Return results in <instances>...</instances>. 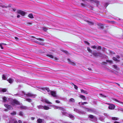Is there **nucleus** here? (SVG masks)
I'll list each match as a JSON object with an SVG mask.
<instances>
[{
    "label": "nucleus",
    "mask_w": 123,
    "mask_h": 123,
    "mask_svg": "<svg viewBox=\"0 0 123 123\" xmlns=\"http://www.w3.org/2000/svg\"><path fill=\"white\" fill-rule=\"evenodd\" d=\"M52 106L55 109H58L59 110L62 111H65V109L62 107H59L57 106L53 105Z\"/></svg>",
    "instance_id": "8"
},
{
    "label": "nucleus",
    "mask_w": 123,
    "mask_h": 123,
    "mask_svg": "<svg viewBox=\"0 0 123 123\" xmlns=\"http://www.w3.org/2000/svg\"><path fill=\"white\" fill-rule=\"evenodd\" d=\"M92 54L95 57L98 56L101 57L102 55V54L100 52L93 53H92Z\"/></svg>",
    "instance_id": "12"
},
{
    "label": "nucleus",
    "mask_w": 123,
    "mask_h": 123,
    "mask_svg": "<svg viewBox=\"0 0 123 123\" xmlns=\"http://www.w3.org/2000/svg\"><path fill=\"white\" fill-rule=\"evenodd\" d=\"M86 22L88 23V24L89 25H94V23L92 22L89 21H87Z\"/></svg>",
    "instance_id": "27"
},
{
    "label": "nucleus",
    "mask_w": 123,
    "mask_h": 123,
    "mask_svg": "<svg viewBox=\"0 0 123 123\" xmlns=\"http://www.w3.org/2000/svg\"><path fill=\"white\" fill-rule=\"evenodd\" d=\"M88 118L90 120L92 121H96L97 120V119L96 116L92 115H88Z\"/></svg>",
    "instance_id": "3"
},
{
    "label": "nucleus",
    "mask_w": 123,
    "mask_h": 123,
    "mask_svg": "<svg viewBox=\"0 0 123 123\" xmlns=\"http://www.w3.org/2000/svg\"><path fill=\"white\" fill-rule=\"evenodd\" d=\"M16 114V112L15 111H13V112L11 113V115L12 116H14Z\"/></svg>",
    "instance_id": "37"
},
{
    "label": "nucleus",
    "mask_w": 123,
    "mask_h": 123,
    "mask_svg": "<svg viewBox=\"0 0 123 123\" xmlns=\"http://www.w3.org/2000/svg\"><path fill=\"white\" fill-rule=\"evenodd\" d=\"M80 91L81 93H83L86 94H88V92L82 89H81L80 90Z\"/></svg>",
    "instance_id": "24"
},
{
    "label": "nucleus",
    "mask_w": 123,
    "mask_h": 123,
    "mask_svg": "<svg viewBox=\"0 0 123 123\" xmlns=\"http://www.w3.org/2000/svg\"><path fill=\"white\" fill-rule=\"evenodd\" d=\"M62 115L69 117L71 118H73L74 116L66 112V110L64 111H61Z\"/></svg>",
    "instance_id": "4"
},
{
    "label": "nucleus",
    "mask_w": 123,
    "mask_h": 123,
    "mask_svg": "<svg viewBox=\"0 0 123 123\" xmlns=\"http://www.w3.org/2000/svg\"><path fill=\"white\" fill-rule=\"evenodd\" d=\"M92 48L94 49H96L97 48V47L96 46L94 45L92 46Z\"/></svg>",
    "instance_id": "47"
},
{
    "label": "nucleus",
    "mask_w": 123,
    "mask_h": 123,
    "mask_svg": "<svg viewBox=\"0 0 123 123\" xmlns=\"http://www.w3.org/2000/svg\"><path fill=\"white\" fill-rule=\"evenodd\" d=\"M28 17L30 18H33L34 17H33V16L32 14H29L28 15Z\"/></svg>",
    "instance_id": "30"
},
{
    "label": "nucleus",
    "mask_w": 123,
    "mask_h": 123,
    "mask_svg": "<svg viewBox=\"0 0 123 123\" xmlns=\"http://www.w3.org/2000/svg\"><path fill=\"white\" fill-rule=\"evenodd\" d=\"M118 110L119 111L123 112V109L121 108H118Z\"/></svg>",
    "instance_id": "39"
},
{
    "label": "nucleus",
    "mask_w": 123,
    "mask_h": 123,
    "mask_svg": "<svg viewBox=\"0 0 123 123\" xmlns=\"http://www.w3.org/2000/svg\"><path fill=\"white\" fill-rule=\"evenodd\" d=\"M69 101L70 102H75V100L74 99L72 98H70L69 100Z\"/></svg>",
    "instance_id": "29"
},
{
    "label": "nucleus",
    "mask_w": 123,
    "mask_h": 123,
    "mask_svg": "<svg viewBox=\"0 0 123 123\" xmlns=\"http://www.w3.org/2000/svg\"><path fill=\"white\" fill-rule=\"evenodd\" d=\"M88 104V103L87 102H82V105H83L84 104Z\"/></svg>",
    "instance_id": "49"
},
{
    "label": "nucleus",
    "mask_w": 123,
    "mask_h": 123,
    "mask_svg": "<svg viewBox=\"0 0 123 123\" xmlns=\"http://www.w3.org/2000/svg\"><path fill=\"white\" fill-rule=\"evenodd\" d=\"M116 19L117 20H121L120 18H116Z\"/></svg>",
    "instance_id": "64"
},
{
    "label": "nucleus",
    "mask_w": 123,
    "mask_h": 123,
    "mask_svg": "<svg viewBox=\"0 0 123 123\" xmlns=\"http://www.w3.org/2000/svg\"><path fill=\"white\" fill-rule=\"evenodd\" d=\"M91 1L92 2H94L96 4V5L97 7L98 6V5L99 3V2L98 1L96 0H89Z\"/></svg>",
    "instance_id": "16"
},
{
    "label": "nucleus",
    "mask_w": 123,
    "mask_h": 123,
    "mask_svg": "<svg viewBox=\"0 0 123 123\" xmlns=\"http://www.w3.org/2000/svg\"><path fill=\"white\" fill-rule=\"evenodd\" d=\"M46 55L51 58L53 59L54 58V56L52 55L48 54H47Z\"/></svg>",
    "instance_id": "26"
},
{
    "label": "nucleus",
    "mask_w": 123,
    "mask_h": 123,
    "mask_svg": "<svg viewBox=\"0 0 123 123\" xmlns=\"http://www.w3.org/2000/svg\"><path fill=\"white\" fill-rule=\"evenodd\" d=\"M20 107L22 109H28L27 107L23 105L21 106Z\"/></svg>",
    "instance_id": "22"
},
{
    "label": "nucleus",
    "mask_w": 123,
    "mask_h": 123,
    "mask_svg": "<svg viewBox=\"0 0 123 123\" xmlns=\"http://www.w3.org/2000/svg\"><path fill=\"white\" fill-rule=\"evenodd\" d=\"M85 110L87 112L93 113L95 114H97L98 112L96 110L93 108H88L86 107H83Z\"/></svg>",
    "instance_id": "2"
},
{
    "label": "nucleus",
    "mask_w": 123,
    "mask_h": 123,
    "mask_svg": "<svg viewBox=\"0 0 123 123\" xmlns=\"http://www.w3.org/2000/svg\"><path fill=\"white\" fill-rule=\"evenodd\" d=\"M7 80L10 83H13L14 80L11 78H9Z\"/></svg>",
    "instance_id": "21"
},
{
    "label": "nucleus",
    "mask_w": 123,
    "mask_h": 123,
    "mask_svg": "<svg viewBox=\"0 0 123 123\" xmlns=\"http://www.w3.org/2000/svg\"><path fill=\"white\" fill-rule=\"evenodd\" d=\"M43 30L45 31H47L48 29L45 27H43Z\"/></svg>",
    "instance_id": "45"
},
{
    "label": "nucleus",
    "mask_w": 123,
    "mask_h": 123,
    "mask_svg": "<svg viewBox=\"0 0 123 123\" xmlns=\"http://www.w3.org/2000/svg\"><path fill=\"white\" fill-rule=\"evenodd\" d=\"M6 78V77L4 75H3L2 76V79L3 80H5Z\"/></svg>",
    "instance_id": "38"
},
{
    "label": "nucleus",
    "mask_w": 123,
    "mask_h": 123,
    "mask_svg": "<svg viewBox=\"0 0 123 123\" xmlns=\"http://www.w3.org/2000/svg\"><path fill=\"white\" fill-rule=\"evenodd\" d=\"M113 59L114 60L116 61H118V60L117 59V58L115 57H113Z\"/></svg>",
    "instance_id": "42"
},
{
    "label": "nucleus",
    "mask_w": 123,
    "mask_h": 123,
    "mask_svg": "<svg viewBox=\"0 0 123 123\" xmlns=\"http://www.w3.org/2000/svg\"><path fill=\"white\" fill-rule=\"evenodd\" d=\"M74 88L76 89H77L78 88V87L77 86H76V85L74 84Z\"/></svg>",
    "instance_id": "48"
},
{
    "label": "nucleus",
    "mask_w": 123,
    "mask_h": 123,
    "mask_svg": "<svg viewBox=\"0 0 123 123\" xmlns=\"http://www.w3.org/2000/svg\"><path fill=\"white\" fill-rule=\"evenodd\" d=\"M35 119V118L34 117H31V119L32 120H34Z\"/></svg>",
    "instance_id": "57"
},
{
    "label": "nucleus",
    "mask_w": 123,
    "mask_h": 123,
    "mask_svg": "<svg viewBox=\"0 0 123 123\" xmlns=\"http://www.w3.org/2000/svg\"><path fill=\"white\" fill-rule=\"evenodd\" d=\"M81 5L82 6H84L85 5V4L83 3H81Z\"/></svg>",
    "instance_id": "60"
},
{
    "label": "nucleus",
    "mask_w": 123,
    "mask_h": 123,
    "mask_svg": "<svg viewBox=\"0 0 123 123\" xmlns=\"http://www.w3.org/2000/svg\"><path fill=\"white\" fill-rule=\"evenodd\" d=\"M113 67L114 68L116 69H117V66L116 65H113Z\"/></svg>",
    "instance_id": "44"
},
{
    "label": "nucleus",
    "mask_w": 123,
    "mask_h": 123,
    "mask_svg": "<svg viewBox=\"0 0 123 123\" xmlns=\"http://www.w3.org/2000/svg\"><path fill=\"white\" fill-rule=\"evenodd\" d=\"M43 118L45 119H47L48 118V117L47 116L45 115L43 117Z\"/></svg>",
    "instance_id": "52"
},
{
    "label": "nucleus",
    "mask_w": 123,
    "mask_h": 123,
    "mask_svg": "<svg viewBox=\"0 0 123 123\" xmlns=\"http://www.w3.org/2000/svg\"><path fill=\"white\" fill-rule=\"evenodd\" d=\"M111 119L113 120H118L119 118H118L117 117H112Z\"/></svg>",
    "instance_id": "31"
},
{
    "label": "nucleus",
    "mask_w": 123,
    "mask_h": 123,
    "mask_svg": "<svg viewBox=\"0 0 123 123\" xmlns=\"http://www.w3.org/2000/svg\"><path fill=\"white\" fill-rule=\"evenodd\" d=\"M31 105H32L33 107H34V104L33 103H31Z\"/></svg>",
    "instance_id": "59"
},
{
    "label": "nucleus",
    "mask_w": 123,
    "mask_h": 123,
    "mask_svg": "<svg viewBox=\"0 0 123 123\" xmlns=\"http://www.w3.org/2000/svg\"><path fill=\"white\" fill-rule=\"evenodd\" d=\"M84 42L86 44H87L88 45H89V43L88 42L86 41H84Z\"/></svg>",
    "instance_id": "51"
},
{
    "label": "nucleus",
    "mask_w": 123,
    "mask_h": 123,
    "mask_svg": "<svg viewBox=\"0 0 123 123\" xmlns=\"http://www.w3.org/2000/svg\"><path fill=\"white\" fill-rule=\"evenodd\" d=\"M100 94L102 97H106L105 96H104V95H103L102 94Z\"/></svg>",
    "instance_id": "61"
},
{
    "label": "nucleus",
    "mask_w": 123,
    "mask_h": 123,
    "mask_svg": "<svg viewBox=\"0 0 123 123\" xmlns=\"http://www.w3.org/2000/svg\"><path fill=\"white\" fill-rule=\"evenodd\" d=\"M9 123H18V122L14 118L11 119L9 121Z\"/></svg>",
    "instance_id": "14"
},
{
    "label": "nucleus",
    "mask_w": 123,
    "mask_h": 123,
    "mask_svg": "<svg viewBox=\"0 0 123 123\" xmlns=\"http://www.w3.org/2000/svg\"><path fill=\"white\" fill-rule=\"evenodd\" d=\"M37 108L39 109H42L45 110H48L50 109L49 107L46 106H43L42 105H37Z\"/></svg>",
    "instance_id": "5"
},
{
    "label": "nucleus",
    "mask_w": 123,
    "mask_h": 123,
    "mask_svg": "<svg viewBox=\"0 0 123 123\" xmlns=\"http://www.w3.org/2000/svg\"><path fill=\"white\" fill-rule=\"evenodd\" d=\"M98 25L99 26H100V27L101 29H103V26L101 24L99 23L98 24Z\"/></svg>",
    "instance_id": "32"
},
{
    "label": "nucleus",
    "mask_w": 123,
    "mask_h": 123,
    "mask_svg": "<svg viewBox=\"0 0 123 123\" xmlns=\"http://www.w3.org/2000/svg\"><path fill=\"white\" fill-rule=\"evenodd\" d=\"M25 100L29 102H31V99L30 98H26L25 99Z\"/></svg>",
    "instance_id": "33"
},
{
    "label": "nucleus",
    "mask_w": 123,
    "mask_h": 123,
    "mask_svg": "<svg viewBox=\"0 0 123 123\" xmlns=\"http://www.w3.org/2000/svg\"><path fill=\"white\" fill-rule=\"evenodd\" d=\"M6 91L7 89H6L0 88V92H6Z\"/></svg>",
    "instance_id": "23"
},
{
    "label": "nucleus",
    "mask_w": 123,
    "mask_h": 123,
    "mask_svg": "<svg viewBox=\"0 0 123 123\" xmlns=\"http://www.w3.org/2000/svg\"><path fill=\"white\" fill-rule=\"evenodd\" d=\"M79 105H82V102H79Z\"/></svg>",
    "instance_id": "58"
},
{
    "label": "nucleus",
    "mask_w": 123,
    "mask_h": 123,
    "mask_svg": "<svg viewBox=\"0 0 123 123\" xmlns=\"http://www.w3.org/2000/svg\"><path fill=\"white\" fill-rule=\"evenodd\" d=\"M4 105L7 108L6 109H4V111H8L9 110H11L12 109V107L11 105L8 104H5Z\"/></svg>",
    "instance_id": "7"
},
{
    "label": "nucleus",
    "mask_w": 123,
    "mask_h": 123,
    "mask_svg": "<svg viewBox=\"0 0 123 123\" xmlns=\"http://www.w3.org/2000/svg\"><path fill=\"white\" fill-rule=\"evenodd\" d=\"M37 39L42 41H44V40L41 38H36Z\"/></svg>",
    "instance_id": "43"
},
{
    "label": "nucleus",
    "mask_w": 123,
    "mask_h": 123,
    "mask_svg": "<svg viewBox=\"0 0 123 123\" xmlns=\"http://www.w3.org/2000/svg\"><path fill=\"white\" fill-rule=\"evenodd\" d=\"M74 111L80 114H84L85 112L81 110L76 108H74Z\"/></svg>",
    "instance_id": "6"
},
{
    "label": "nucleus",
    "mask_w": 123,
    "mask_h": 123,
    "mask_svg": "<svg viewBox=\"0 0 123 123\" xmlns=\"http://www.w3.org/2000/svg\"><path fill=\"white\" fill-rule=\"evenodd\" d=\"M106 61L107 62H109L111 63H112V62L111 61L109 60H106Z\"/></svg>",
    "instance_id": "50"
},
{
    "label": "nucleus",
    "mask_w": 123,
    "mask_h": 123,
    "mask_svg": "<svg viewBox=\"0 0 123 123\" xmlns=\"http://www.w3.org/2000/svg\"><path fill=\"white\" fill-rule=\"evenodd\" d=\"M18 13L19 14H20L22 16H24L25 15V12L24 11L20 10L18 11Z\"/></svg>",
    "instance_id": "13"
},
{
    "label": "nucleus",
    "mask_w": 123,
    "mask_h": 123,
    "mask_svg": "<svg viewBox=\"0 0 123 123\" xmlns=\"http://www.w3.org/2000/svg\"><path fill=\"white\" fill-rule=\"evenodd\" d=\"M104 115L105 116L107 117H108V115L106 113H104Z\"/></svg>",
    "instance_id": "56"
},
{
    "label": "nucleus",
    "mask_w": 123,
    "mask_h": 123,
    "mask_svg": "<svg viewBox=\"0 0 123 123\" xmlns=\"http://www.w3.org/2000/svg\"><path fill=\"white\" fill-rule=\"evenodd\" d=\"M25 95V93L24 92L22 91L20 92L19 93H18L16 94H14V95L16 96H22L24 95Z\"/></svg>",
    "instance_id": "9"
},
{
    "label": "nucleus",
    "mask_w": 123,
    "mask_h": 123,
    "mask_svg": "<svg viewBox=\"0 0 123 123\" xmlns=\"http://www.w3.org/2000/svg\"><path fill=\"white\" fill-rule=\"evenodd\" d=\"M28 97L34 98L36 96V95L33 94L31 93H28L25 94Z\"/></svg>",
    "instance_id": "10"
},
{
    "label": "nucleus",
    "mask_w": 123,
    "mask_h": 123,
    "mask_svg": "<svg viewBox=\"0 0 123 123\" xmlns=\"http://www.w3.org/2000/svg\"><path fill=\"white\" fill-rule=\"evenodd\" d=\"M3 101L4 102H6L7 101V98L5 97H4L3 98Z\"/></svg>",
    "instance_id": "34"
},
{
    "label": "nucleus",
    "mask_w": 123,
    "mask_h": 123,
    "mask_svg": "<svg viewBox=\"0 0 123 123\" xmlns=\"http://www.w3.org/2000/svg\"><path fill=\"white\" fill-rule=\"evenodd\" d=\"M44 102H45L47 104H52V103L51 102H49L48 100L47 99H45L44 100Z\"/></svg>",
    "instance_id": "25"
},
{
    "label": "nucleus",
    "mask_w": 123,
    "mask_h": 123,
    "mask_svg": "<svg viewBox=\"0 0 123 123\" xmlns=\"http://www.w3.org/2000/svg\"><path fill=\"white\" fill-rule=\"evenodd\" d=\"M111 105L109 106L108 108L109 109L111 110L114 109L115 107V106L113 104H111Z\"/></svg>",
    "instance_id": "15"
},
{
    "label": "nucleus",
    "mask_w": 123,
    "mask_h": 123,
    "mask_svg": "<svg viewBox=\"0 0 123 123\" xmlns=\"http://www.w3.org/2000/svg\"><path fill=\"white\" fill-rule=\"evenodd\" d=\"M114 100L116 102H118L120 103H121V104H122L123 105V102L121 101H119L118 100H117V99H114Z\"/></svg>",
    "instance_id": "28"
},
{
    "label": "nucleus",
    "mask_w": 123,
    "mask_h": 123,
    "mask_svg": "<svg viewBox=\"0 0 123 123\" xmlns=\"http://www.w3.org/2000/svg\"><path fill=\"white\" fill-rule=\"evenodd\" d=\"M61 51L67 54L68 53V52L66 50H61Z\"/></svg>",
    "instance_id": "40"
},
{
    "label": "nucleus",
    "mask_w": 123,
    "mask_h": 123,
    "mask_svg": "<svg viewBox=\"0 0 123 123\" xmlns=\"http://www.w3.org/2000/svg\"><path fill=\"white\" fill-rule=\"evenodd\" d=\"M109 4H108V3H106L105 4H104V5L105 7H106Z\"/></svg>",
    "instance_id": "46"
},
{
    "label": "nucleus",
    "mask_w": 123,
    "mask_h": 123,
    "mask_svg": "<svg viewBox=\"0 0 123 123\" xmlns=\"http://www.w3.org/2000/svg\"><path fill=\"white\" fill-rule=\"evenodd\" d=\"M19 102L16 99L13 100L11 102V104L12 105H14L15 104L19 105Z\"/></svg>",
    "instance_id": "11"
},
{
    "label": "nucleus",
    "mask_w": 123,
    "mask_h": 123,
    "mask_svg": "<svg viewBox=\"0 0 123 123\" xmlns=\"http://www.w3.org/2000/svg\"><path fill=\"white\" fill-rule=\"evenodd\" d=\"M44 121L43 119L39 118L37 120V122L38 123H41Z\"/></svg>",
    "instance_id": "18"
},
{
    "label": "nucleus",
    "mask_w": 123,
    "mask_h": 123,
    "mask_svg": "<svg viewBox=\"0 0 123 123\" xmlns=\"http://www.w3.org/2000/svg\"><path fill=\"white\" fill-rule=\"evenodd\" d=\"M67 60L68 62L70 64L73 65H75V64L74 62H71L69 59H68Z\"/></svg>",
    "instance_id": "19"
},
{
    "label": "nucleus",
    "mask_w": 123,
    "mask_h": 123,
    "mask_svg": "<svg viewBox=\"0 0 123 123\" xmlns=\"http://www.w3.org/2000/svg\"><path fill=\"white\" fill-rule=\"evenodd\" d=\"M79 97L80 98H81L82 99H83V100H86V99L85 96H84L82 95L81 94H80V95Z\"/></svg>",
    "instance_id": "17"
},
{
    "label": "nucleus",
    "mask_w": 123,
    "mask_h": 123,
    "mask_svg": "<svg viewBox=\"0 0 123 123\" xmlns=\"http://www.w3.org/2000/svg\"><path fill=\"white\" fill-rule=\"evenodd\" d=\"M0 46L1 47V48L2 49H3V46H2V44H0Z\"/></svg>",
    "instance_id": "54"
},
{
    "label": "nucleus",
    "mask_w": 123,
    "mask_h": 123,
    "mask_svg": "<svg viewBox=\"0 0 123 123\" xmlns=\"http://www.w3.org/2000/svg\"><path fill=\"white\" fill-rule=\"evenodd\" d=\"M114 123H120L119 122L115 121L114 122Z\"/></svg>",
    "instance_id": "63"
},
{
    "label": "nucleus",
    "mask_w": 123,
    "mask_h": 123,
    "mask_svg": "<svg viewBox=\"0 0 123 123\" xmlns=\"http://www.w3.org/2000/svg\"><path fill=\"white\" fill-rule=\"evenodd\" d=\"M18 115L20 116H23V112L21 111H20Z\"/></svg>",
    "instance_id": "36"
},
{
    "label": "nucleus",
    "mask_w": 123,
    "mask_h": 123,
    "mask_svg": "<svg viewBox=\"0 0 123 123\" xmlns=\"http://www.w3.org/2000/svg\"><path fill=\"white\" fill-rule=\"evenodd\" d=\"M101 47L100 46H98L97 48V49H101Z\"/></svg>",
    "instance_id": "55"
},
{
    "label": "nucleus",
    "mask_w": 123,
    "mask_h": 123,
    "mask_svg": "<svg viewBox=\"0 0 123 123\" xmlns=\"http://www.w3.org/2000/svg\"><path fill=\"white\" fill-rule=\"evenodd\" d=\"M113 3H120L119 1L118 0H115L114 2H113Z\"/></svg>",
    "instance_id": "41"
},
{
    "label": "nucleus",
    "mask_w": 123,
    "mask_h": 123,
    "mask_svg": "<svg viewBox=\"0 0 123 123\" xmlns=\"http://www.w3.org/2000/svg\"><path fill=\"white\" fill-rule=\"evenodd\" d=\"M41 89L42 90V92L44 93L45 94L47 93V91L48 92H49L48 93L49 95H51L53 97H55L56 99H58L60 98L56 95V92L50 91L49 88L48 87H42Z\"/></svg>",
    "instance_id": "1"
},
{
    "label": "nucleus",
    "mask_w": 123,
    "mask_h": 123,
    "mask_svg": "<svg viewBox=\"0 0 123 123\" xmlns=\"http://www.w3.org/2000/svg\"><path fill=\"white\" fill-rule=\"evenodd\" d=\"M87 50L90 53H92V50L90 48L88 47H87Z\"/></svg>",
    "instance_id": "35"
},
{
    "label": "nucleus",
    "mask_w": 123,
    "mask_h": 123,
    "mask_svg": "<svg viewBox=\"0 0 123 123\" xmlns=\"http://www.w3.org/2000/svg\"><path fill=\"white\" fill-rule=\"evenodd\" d=\"M55 102L57 103H59L60 102V101L58 100H56L55 101Z\"/></svg>",
    "instance_id": "53"
},
{
    "label": "nucleus",
    "mask_w": 123,
    "mask_h": 123,
    "mask_svg": "<svg viewBox=\"0 0 123 123\" xmlns=\"http://www.w3.org/2000/svg\"><path fill=\"white\" fill-rule=\"evenodd\" d=\"M98 119L100 120L103 122L105 119V117L104 116H101Z\"/></svg>",
    "instance_id": "20"
},
{
    "label": "nucleus",
    "mask_w": 123,
    "mask_h": 123,
    "mask_svg": "<svg viewBox=\"0 0 123 123\" xmlns=\"http://www.w3.org/2000/svg\"><path fill=\"white\" fill-rule=\"evenodd\" d=\"M18 122L19 123H22V122L20 120H19Z\"/></svg>",
    "instance_id": "62"
}]
</instances>
